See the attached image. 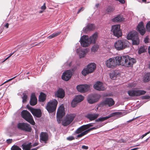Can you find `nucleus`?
I'll list each match as a JSON object with an SVG mask.
<instances>
[{
	"label": "nucleus",
	"instance_id": "2eb2a0df",
	"mask_svg": "<svg viewBox=\"0 0 150 150\" xmlns=\"http://www.w3.org/2000/svg\"><path fill=\"white\" fill-rule=\"evenodd\" d=\"M72 75V72L70 70H67L63 73L62 79L66 81L69 80Z\"/></svg>",
	"mask_w": 150,
	"mask_h": 150
},
{
	"label": "nucleus",
	"instance_id": "603ef678",
	"mask_svg": "<svg viewBox=\"0 0 150 150\" xmlns=\"http://www.w3.org/2000/svg\"><path fill=\"white\" fill-rule=\"evenodd\" d=\"M125 142L126 141L123 139H121L118 142L120 143H125Z\"/></svg>",
	"mask_w": 150,
	"mask_h": 150
},
{
	"label": "nucleus",
	"instance_id": "e2e57ef3",
	"mask_svg": "<svg viewBox=\"0 0 150 150\" xmlns=\"http://www.w3.org/2000/svg\"><path fill=\"white\" fill-rule=\"evenodd\" d=\"M9 24L8 23H6V25H4V27L6 28H8Z\"/></svg>",
	"mask_w": 150,
	"mask_h": 150
},
{
	"label": "nucleus",
	"instance_id": "1a4fd4ad",
	"mask_svg": "<svg viewBox=\"0 0 150 150\" xmlns=\"http://www.w3.org/2000/svg\"><path fill=\"white\" fill-rule=\"evenodd\" d=\"M96 68V65L95 63H91L88 64L86 68L83 69L81 73L84 76H86L87 74L93 72Z\"/></svg>",
	"mask_w": 150,
	"mask_h": 150
},
{
	"label": "nucleus",
	"instance_id": "3c124183",
	"mask_svg": "<svg viewBox=\"0 0 150 150\" xmlns=\"http://www.w3.org/2000/svg\"><path fill=\"white\" fill-rule=\"evenodd\" d=\"M150 98V96H145L142 97L143 99H148Z\"/></svg>",
	"mask_w": 150,
	"mask_h": 150
},
{
	"label": "nucleus",
	"instance_id": "dca6fc26",
	"mask_svg": "<svg viewBox=\"0 0 150 150\" xmlns=\"http://www.w3.org/2000/svg\"><path fill=\"white\" fill-rule=\"evenodd\" d=\"M94 88L98 91H103L105 89L103 83L100 81L96 82L93 86Z\"/></svg>",
	"mask_w": 150,
	"mask_h": 150
},
{
	"label": "nucleus",
	"instance_id": "ddd939ff",
	"mask_svg": "<svg viewBox=\"0 0 150 150\" xmlns=\"http://www.w3.org/2000/svg\"><path fill=\"white\" fill-rule=\"evenodd\" d=\"M120 28V25H114L112 27L111 31L113 32L114 35L117 38L121 36L122 35Z\"/></svg>",
	"mask_w": 150,
	"mask_h": 150
},
{
	"label": "nucleus",
	"instance_id": "864d4df0",
	"mask_svg": "<svg viewBox=\"0 0 150 150\" xmlns=\"http://www.w3.org/2000/svg\"><path fill=\"white\" fill-rule=\"evenodd\" d=\"M84 9V8L83 7H82L80 9H79V10L77 12V14H78L81 11H83Z\"/></svg>",
	"mask_w": 150,
	"mask_h": 150
},
{
	"label": "nucleus",
	"instance_id": "a878e982",
	"mask_svg": "<svg viewBox=\"0 0 150 150\" xmlns=\"http://www.w3.org/2000/svg\"><path fill=\"white\" fill-rule=\"evenodd\" d=\"M34 117L40 118L42 116V112L40 109H35L32 113Z\"/></svg>",
	"mask_w": 150,
	"mask_h": 150
},
{
	"label": "nucleus",
	"instance_id": "4d7b16f0",
	"mask_svg": "<svg viewBox=\"0 0 150 150\" xmlns=\"http://www.w3.org/2000/svg\"><path fill=\"white\" fill-rule=\"evenodd\" d=\"M81 148H82V149H87L88 148V146H86L85 145H83L82 146Z\"/></svg>",
	"mask_w": 150,
	"mask_h": 150
},
{
	"label": "nucleus",
	"instance_id": "37998d69",
	"mask_svg": "<svg viewBox=\"0 0 150 150\" xmlns=\"http://www.w3.org/2000/svg\"><path fill=\"white\" fill-rule=\"evenodd\" d=\"M146 28L148 32H150V21L148 22L146 25Z\"/></svg>",
	"mask_w": 150,
	"mask_h": 150
},
{
	"label": "nucleus",
	"instance_id": "9b49d317",
	"mask_svg": "<svg viewBox=\"0 0 150 150\" xmlns=\"http://www.w3.org/2000/svg\"><path fill=\"white\" fill-rule=\"evenodd\" d=\"M146 91H144L135 88L129 90L127 93L129 96L132 97L138 96L145 94Z\"/></svg>",
	"mask_w": 150,
	"mask_h": 150
},
{
	"label": "nucleus",
	"instance_id": "13d9d810",
	"mask_svg": "<svg viewBox=\"0 0 150 150\" xmlns=\"http://www.w3.org/2000/svg\"><path fill=\"white\" fill-rule=\"evenodd\" d=\"M14 52H13L11 54H10V55L7 58H6L5 59L4 61V62L6 60H7L10 57H11L14 53Z\"/></svg>",
	"mask_w": 150,
	"mask_h": 150
},
{
	"label": "nucleus",
	"instance_id": "338daca9",
	"mask_svg": "<svg viewBox=\"0 0 150 150\" xmlns=\"http://www.w3.org/2000/svg\"><path fill=\"white\" fill-rule=\"evenodd\" d=\"M146 136V135L145 134H143L142 135L141 137H140V138L141 139H142L144 137Z\"/></svg>",
	"mask_w": 150,
	"mask_h": 150
},
{
	"label": "nucleus",
	"instance_id": "bb28decb",
	"mask_svg": "<svg viewBox=\"0 0 150 150\" xmlns=\"http://www.w3.org/2000/svg\"><path fill=\"white\" fill-rule=\"evenodd\" d=\"M31 143L28 144L24 143L21 145L23 150H30L32 147Z\"/></svg>",
	"mask_w": 150,
	"mask_h": 150
},
{
	"label": "nucleus",
	"instance_id": "423d86ee",
	"mask_svg": "<svg viewBox=\"0 0 150 150\" xmlns=\"http://www.w3.org/2000/svg\"><path fill=\"white\" fill-rule=\"evenodd\" d=\"M22 117L26 121L33 125H34L35 123L34 121L32 115L27 110H23L21 112Z\"/></svg>",
	"mask_w": 150,
	"mask_h": 150
},
{
	"label": "nucleus",
	"instance_id": "7ed1b4c3",
	"mask_svg": "<svg viewBox=\"0 0 150 150\" xmlns=\"http://www.w3.org/2000/svg\"><path fill=\"white\" fill-rule=\"evenodd\" d=\"M119 56L109 58L105 61V64L108 68H113L117 65H120Z\"/></svg>",
	"mask_w": 150,
	"mask_h": 150
},
{
	"label": "nucleus",
	"instance_id": "de8ad7c7",
	"mask_svg": "<svg viewBox=\"0 0 150 150\" xmlns=\"http://www.w3.org/2000/svg\"><path fill=\"white\" fill-rule=\"evenodd\" d=\"M83 126L85 130L87 129H88L90 127L88 124L86 125H83Z\"/></svg>",
	"mask_w": 150,
	"mask_h": 150
},
{
	"label": "nucleus",
	"instance_id": "a211bd4d",
	"mask_svg": "<svg viewBox=\"0 0 150 150\" xmlns=\"http://www.w3.org/2000/svg\"><path fill=\"white\" fill-rule=\"evenodd\" d=\"M137 29L142 35H143L145 33L146 31L143 22L141 21L139 23L137 27Z\"/></svg>",
	"mask_w": 150,
	"mask_h": 150
},
{
	"label": "nucleus",
	"instance_id": "4c0bfd02",
	"mask_svg": "<svg viewBox=\"0 0 150 150\" xmlns=\"http://www.w3.org/2000/svg\"><path fill=\"white\" fill-rule=\"evenodd\" d=\"M99 48V46L98 45H94L91 48L92 52H95L97 51Z\"/></svg>",
	"mask_w": 150,
	"mask_h": 150
},
{
	"label": "nucleus",
	"instance_id": "20e7f679",
	"mask_svg": "<svg viewBox=\"0 0 150 150\" xmlns=\"http://www.w3.org/2000/svg\"><path fill=\"white\" fill-rule=\"evenodd\" d=\"M128 40H131L133 45H138L139 43V39L138 34L135 31H132L129 33L127 36Z\"/></svg>",
	"mask_w": 150,
	"mask_h": 150
},
{
	"label": "nucleus",
	"instance_id": "c85d7f7f",
	"mask_svg": "<svg viewBox=\"0 0 150 150\" xmlns=\"http://www.w3.org/2000/svg\"><path fill=\"white\" fill-rule=\"evenodd\" d=\"M46 96L45 94L44 93L41 92L39 96V101L41 102H44L46 100Z\"/></svg>",
	"mask_w": 150,
	"mask_h": 150
},
{
	"label": "nucleus",
	"instance_id": "393cba45",
	"mask_svg": "<svg viewBox=\"0 0 150 150\" xmlns=\"http://www.w3.org/2000/svg\"><path fill=\"white\" fill-rule=\"evenodd\" d=\"M95 28V26L94 24H88L86 27L83 28V31L86 33L89 31L94 30Z\"/></svg>",
	"mask_w": 150,
	"mask_h": 150
},
{
	"label": "nucleus",
	"instance_id": "7c9ffc66",
	"mask_svg": "<svg viewBox=\"0 0 150 150\" xmlns=\"http://www.w3.org/2000/svg\"><path fill=\"white\" fill-rule=\"evenodd\" d=\"M84 99V97L81 95H78L76 96L74 99L78 103L82 101Z\"/></svg>",
	"mask_w": 150,
	"mask_h": 150
},
{
	"label": "nucleus",
	"instance_id": "4468645a",
	"mask_svg": "<svg viewBox=\"0 0 150 150\" xmlns=\"http://www.w3.org/2000/svg\"><path fill=\"white\" fill-rule=\"evenodd\" d=\"M99 96L96 94L91 95L87 97V100L90 104H93L97 102L99 100Z\"/></svg>",
	"mask_w": 150,
	"mask_h": 150
},
{
	"label": "nucleus",
	"instance_id": "f8f14e48",
	"mask_svg": "<svg viewBox=\"0 0 150 150\" xmlns=\"http://www.w3.org/2000/svg\"><path fill=\"white\" fill-rule=\"evenodd\" d=\"M17 127L19 129L27 132H30L32 129L29 124L25 123H19Z\"/></svg>",
	"mask_w": 150,
	"mask_h": 150
},
{
	"label": "nucleus",
	"instance_id": "f03ea898",
	"mask_svg": "<svg viewBox=\"0 0 150 150\" xmlns=\"http://www.w3.org/2000/svg\"><path fill=\"white\" fill-rule=\"evenodd\" d=\"M119 57L120 65L125 66L127 67L132 66L133 64L136 62L135 59L132 58L128 55Z\"/></svg>",
	"mask_w": 150,
	"mask_h": 150
},
{
	"label": "nucleus",
	"instance_id": "5fc2aeb1",
	"mask_svg": "<svg viewBox=\"0 0 150 150\" xmlns=\"http://www.w3.org/2000/svg\"><path fill=\"white\" fill-rule=\"evenodd\" d=\"M6 141L7 143L10 144L12 143V139H7Z\"/></svg>",
	"mask_w": 150,
	"mask_h": 150
},
{
	"label": "nucleus",
	"instance_id": "c756f323",
	"mask_svg": "<svg viewBox=\"0 0 150 150\" xmlns=\"http://www.w3.org/2000/svg\"><path fill=\"white\" fill-rule=\"evenodd\" d=\"M62 32L60 31H59L57 32L54 33L48 36L47 37V38L49 39H51L58 36Z\"/></svg>",
	"mask_w": 150,
	"mask_h": 150
},
{
	"label": "nucleus",
	"instance_id": "58836bf2",
	"mask_svg": "<svg viewBox=\"0 0 150 150\" xmlns=\"http://www.w3.org/2000/svg\"><path fill=\"white\" fill-rule=\"evenodd\" d=\"M146 52V50L144 48V47H141L138 51V53L140 54L144 52Z\"/></svg>",
	"mask_w": 150,
	"mask_h": 150
},
{
	"label": "nucleus",
	"instance_id": "8fccbe9b",
	"mask_svg": "<svg viewBox=\"0 0 150 150\" xmlns=\"http://www.w3.org/2000/svg\"><path fill=\"white\" fill-rule=\"evenodd\" d=\"M74 137L73 136H70L67 138V139L69 141L74 139Z\"/></svg>",
	"mask_w": 150,
	"mask_h": 150
},
{
	"label": "nucleus",
	"instance_id": "2f4dec72",
	"mask_svg": "<svg viewBox=\"0 0 150 150\" xmlns=\"http://www.w3.org/2000/svg\"><path fill=\"white\" fill-rule=\"evenodd\" d=\"M92 130H93L92 128L88 129L83 132H82L80 134H79L78 135H77V137H81L82 136H84V135L87 134L90 131H91Z\"/></svg>",
	"mask_w": 150,
	"mask_h": 150
},
{
	"label": "nucleus",
	"instance_id": "6ab92c4d",
	"mask_svg": "<svg viewBox=\"0 0 150 150\" xmlns=\"http://www.w3.org/2000/svg\"><path fill=\"white\" fill-rule=\"evenodd\" d=\"M37 103V99L35 94L33 93L31 94L30 100V104L32 106H34Z\"/></svg>",
	"mask_w": 150,
	"mask_h": 150
},
{
	"label": "nucleus",
	"instance_id": "72a5a7b5",
	"mask_svg": "<svg viewBox=\"0 0 150 150\" xmlns=\"http://www.w3.org/2000/svg\"><path fill=\"white\" fill-rule=\"evenodd\" d=\"M150 80V73H149L146 74L144 78V81L146 82L149 81Z\"/></svg>",
	"mask_w": 150,
	"mask_h": 150
},
{
	"label": "nucleus",
	"instance_id": "79ce46f5",
	"mask_svg": "<svg viewBox=\"0 0 150 150\" xmlns=\"http://www.w3.org/2000/svg\"><path fill=\"white\" fill-rule=\"evenodd\" d=\"M114 10V8L112 7L111 6H108V8L107 9V12H110L113 11Z\"/></svg>",
	"mask_w": 150,
	"mask_h": 150
},
{
	"label": "nucleus",
	"instance_id": "39448f33",
	"mask_svg": "<svg viewBox=\"0 0 150 150\" xmlns=\"http://www.w3.org/2000/svg\"><path fill=\"white\" fill-rule=\"evenodd\" d=\"M129 44L127 40H118L114 43V46L117 50L120 51L127 48Z\"/></svg>",
	"mask_w": 150,
	"mask_h": 150
},
{
	"label": "nucleus",
	"instance_id": "5701e85b",
	"mask_svg": "<svg viewBox=\"0 0 150 150\" xmlns=\"http://www.w3.org/2000/svg\"><path fill=\"white\" fill-rule=\"evenodd\" d=\"M125 18H123L122 15H119L117 16L111 20L112 21L114 22L119 23L120 22L124 21Z\"/></svg>",
	"mask_w": 150,
	"mask_h": 150
},
{
	"label": "nucleus",
	"instance_id": "0e129e2a",
	"mask_svg": "<svg viewBox=\"0 0 150 150\" xmlns=\"http://www.w3.org/2000/svg\"><path fill=\"white\" fill-rule=\"evenodd\" d=\"M43 41L42 42H40V43H38V44H36L34 46H38L39 45V44H41V43H42L43 42Z\"/></svg>",
	"mask_w": 150,
	"mask_h": 150
},
{
	"label": "nucleus",
	"instance_id": "c9c22d12",
	"mask_svg": "<svg viewBox=\"0 0 150 150\" xmlns=\"http://www.w3.org/2000/svg\"><path fill=\"white\" fill-rule=\"evenodd\" d=\"M85 130L83 126H82L79 128L75 131V133L76 134H79L83 132V131Z\"/></svg>",
	"mask_w": 150,
	"mask_h": 150
},
{
	"label": "nucleus",
	"instance_id": "c03bdc74",
	"mask_svg": "<svg viewBox=\"0 0 150 150\" xmlns=\"http://www.w3.org/2000/svg\"><path fill=\"white\" fill-rule=\"evenodd\" d=\"M27 109L30 111L31 113L32 112V111H33L35 109V108H33L28 105H27Z\"/></svg>",
	"mask_w": 150,
	"mask_h": 150
},
{
	"label": "nucleus",
	"instance_id": "f3484780",
	"mask_svg": "<svg viewBox=\"0 0 150 150\" xmlns=\"http://www.w3.org/2000/svg\"><path fill=\"white\" fill-rule=\"evenodd\" d=\"M90 86L87 84H82L77 86L76 88L78 91L84 93L87 91Z\"/></svg>",
	"mask_w": 150,
	"mask_h": 150
},
{
	"label": "nucleus",
	"instance_id": "6e6552de",
	"mask_svg": "<svg viewBox=\"0 0 150 150\" xmlns=\"http://www.w3.org/2000/svg\"><path fill=\"white\" fill-rule=\"evenodd\" d=\"M76 116L74 114H67L62 122V125L64 126H67L69 125L74 120Z\"/></svg>",
	"mask_w": 150,
	"mask_h": 150
},
{
	"label": "nucleus",
	"instance_id": "b1692460",
	"mask_svg": "<svg viewBox=\"0 0 150 150\" xmlns=\"http://www.w3.org/2000/svg\"><path fill=\"white\" fill-rule=\"evenodd\" d=\"M59 98H63L65 96V92L64 90L59 88L55 94Z\"/></svg>",
	"mask_w": 150,
	"mask_h": 150
},
{
	"label": "nucleus",
	"instance_id": "e433bc0d",
	"mask_svg": "<svg viewBox=\"0 0 150 150\" xmlns=\"http://www.w3.org/2000/svg\"><path fill=\"white\" fill-rule=\"evenodd\" d=\"M11 150H22L18 146L14 145L11 148Z\"/></svg>",
	"mask_w": 150,
	"mask_h": 150
},
{
	"label": "nucleus",
	"instance_id": "a18cd8bd",
	"mask_svg": "<svg viewBox=\"0 0 150 150\" xmlns=\"http://www.w3.org/2000/svg\"><path fill=\"white\" fill-rule=\"evenodd\" d=\"M17 76H16L14 77H13V78H12L11 79H10L6 81H5V82H4L3 84H2L1 86V85H3V84L6 83L10 81H12V80H13V79H14L16 77H17Z\"/></svg>",
	"mask_w": 150,
	"mask_h": 150
},
{
	"label": "nucleus",
	"instance_id": "f704fd0d",
	"mask_svg": "<svg viewBox=\"0 0 150 150\" xmlns=\"http://www.w3.org/2000/svg\"><path fill=\"white\" fill-rule=\"evenodd\" d=\"M117 73L115 71H112L110 74V77L111 79L113 80H115L117 75Z\"/></svg>",
	"mask_w": 150,
	"mask_h": 150
},
{
	"label": "nucleus",
	"instance_id": "0eeeda50",
	"mask_svg": "<svg viewBox=\"0 0 150 150\" xmlns=\"http://www.w3.org/2000/svg\"><path fill=\"white\" fill-rule=\"evenodd\" d=\"M57 103L58 102L55 99L50 100L47 103L46 109L49 113H52L56 110Z\"/></svg>",
	"mask_w": 150,
	"mask_h": 150
},
{
	"label": "nucleus",
	"instance_id": "412c9836",
	"mask_svg": "<svg viewBox=\"0 0 150 150\" xmlns=\"http://www.w3.org/2000/svg\"><path fill=\"white\" fill-rule=\"evenodd\" d=\"M40 140L43 142H46L48 139V135L45 132H41L40 135Z\"/></svg>",
	"mask_w": 150,
	"mask_h": 150
},
{
	"label": "nucleus",
	"instance_id": "052dcab7",
	"mask_svg": "<svg viewBox=\"0 0 150 150\" xmlns=\"http://www.w3.org/2000/svg\"><path fill=\"white\" fill-rule=\"evenodd\" d=\"M135 85H134V84H133V83H130V84H129V87H134L135 86Z\"/></svg>",
	"mask_w": 150,
	"mask_h": 150
},
{
	"label": "nucleus",
	"instance_id": "09e8293b",
	"mask_svg": "<svg viewBox=\"0 0 150 150\" xmlns=\"http://www.w3.org/2000/svg\"><path fill=\"white\" fill-rule=\"evenodd\" d=\"M46 4L45 3H44L43 5L41 7V9L43 10H44L46 9Z\"/></svg>",
	"mask_w": 150,
	"mask_h": 150
},
{
	"label": "nucleus",
	"instance_id": "473e14b6",
	"mask_svg": "<svg viewBox=\"0 0 150 150\" xmlns=\"http://www.w3.org/2000/svg\"><path fill=\"white\" fill-rule=\"evenodd\" d=\"M77 52L79 54L80 58L84 57L86 54L85 51L81 50L78 49Z\"/></svg>",
	"mask_w": 150,
	"mask_h": 150
},
{
	"label": "nucleus",
	"instance_id": "680f3d73",
	"mask_svg": "<svg viewBox=\"0 0 150 150\" xmlns=\"http://www.w3.org/2000/svg\"><path fill=\"white\" fill-rule=\"evenodd\" d=\"M137 117H136V118H133V119H132V120H130L128 121H127V122H130L132 121L135 120V119H136V118H137Z\"/></svg>",
	"mask_w": 150,
	"mask_h": 150
},
{
	"label": "nucleus",
	"instance_id": "cd10ccee",
	"mask_svg": "<svg viewBox=\"0 0 150 150\" xmlns=\"http://www.w3.org/2000/svg\"><path fill=\"white\" fill-rule=\"evenodd\" d=\"M114 113H112V114H110L108 116L99 118L98 119H96V122H103L110 118V117L113 116H114Z\"/></svg>",
	"mask_w": 150,
	"mask_h": 150
},
{
	"label": "nucleus",
	"instance_id": "6e6d98bb",
	"mask_svg": "<svg viewBox=\"0 0 150 150\" xmlns=\"http://www.w3.org/2000/svg\"><path fill=\"white\" fill-rule=\"evenodd\" d=\"M103 125H103V124H100L98 125L95 127H96V129H97L102 127Z\"/></svg>",
	"mask_w": 150,
	"mask_h": 150
},
{
	"label": "nucleus",
	"instance_id": "9d476101",
	"mask_svg": "<svg viewBox=\"0 0 150 150\" xmlns=\"http://www.w3.org/2000/svg\"><path fill=\"white\" fill-rule=\"evenodd\" d=\"M65 108L63 105L59 107L57 113V121L59 124L61 123L63 117L65 115Z\"/></svg>",
	"mask_w": 150,
	"mask_h": 150
},
{
	"label": "nucleus",
	"instance_id": "bf43d9fd",
	"mask_svg": "<svg viewBox=\"0 0 150 150\" xmlns=\"http://www.w3.org/2000/svg\"><path fill=\"white\" fill-rule=\"evenodd\" d=\"M149 39L148 38H146L144 40V42L145 43H147L148 42Z\"/></svg>",
	"mask_w": 150,
	"mask_h": 150
},
{
	"label": "nucleus",
	"instance_id": "f257e3e1",
	"mask_svg": "<svg viewBox=\"0 0 150 150\" xmlns=\"http://www.w3.org/2000/svg\"><path fill=\"white\" fill-rule=\"evenodd\" d=\"M98 38V33H95L90 38L87 35H83L80 39L81 46L84 47L88 46L91 43H95Z\"/></svg>",
	"mask_w": 150,
	"mask_h": 150
},
{
	"label": "nucleus",
	"instance_id": "4be33fe9",
	"mask_svg": "<svg viewBox=\"0 0 150 150\" xmlns=\"http://www.w3.org/2000/svg\"><path fill=\"white\" fill-rule=\"evenodd\" d=\"M99 116V114L97 113L88 114L85 116L87 119H89L90 121L96 120Z\"/></svg>",
	"mask_w": 150,
	"mask_h": 150
},
{
	"label": "nucleus",
	"instance_id": "69168bd1",
	"mask_svg": "<svg viewBox=\"0 0 150 150\" xmlns=\"http://www.w3.org/2000/svg\"><path fill=\"white\" fill-rule=\"evenodd\" d=\"M94 124V123H90L88 124L89 125L90 127L93 126Z\"/></svg>",
	"mask_w": 150,
	"mask_h": 150
},
{
	"label": "nucleus",
	"instance_id": "a19ab883",
	"mask_svg": "<svg viewBox=\"0 0 150 150\" xmlns=\"http://www.w3.org/2000/svg\"><path fill=\"white\" fill-rule=\"evenodd\" d=\"M23 96L22 97L23 99V102L25 103L27 101V96L26 94L25 93H23Z\"/></svg>",
	"mask_w": 150,
	"mask_h": 150
},
{
	"label": "nucleus",
	"instance_id": "774afa93",
	"mask_svg": "<svg viewBox=\"0 0 150 150\" xmlns=\"http://www.w3.org/2000/svg\"><path fill=\"white\" fill-rule=\"evenodd\" d=\"M148 67L150 69V62H149Z\"/></svg>",
	"mask_w": 150,
	"mask_h": 150
},
{
	"label": "nucleus",
	"instance_id": "ea45409f",
	"mask_svg": "<svg viewBox=\"0 0 150 150\" xmlns=\"http://www.w3.org/2000/svg\"><path fill=\"white\" fill-rule=\"evenodd\" d=\"M78 103L74 98L71 103V106L72 107L74 108L77 105Z\"/></svg>",
	"mask_w": 150,
	"mask_h": 150
},
{
	"label": "nucleus",
	"instance_id": "aec40b11",
	"mask_svg": "<svg viewBox=\"0 0 150 150\" xmlns=\"http://www.w3.org/2000/svg\"><path fill=\"white\" fill-rule=\"evenodd\" d=\"M103 105H107L109 106H111L115 104V102L112 98H107L102 103Z\"/></svg>",
	"mask_w": 150,
	"mask_h": 150
},
{
	"label": "nucleus",
	"instance_id": "49530a36",
	"mask_svg": "<svg viewBox=\"0 0 150 150\" xmlns=\"http://www.w3.org/2000/svg\"><path fill=\"white\" fill-rule=\"evenodd\" d=\"M83 126L85 130L87 129H88L90 127L88 124L86 125H83Z\"/></svg>",
	"mask_w": 150,
	"mask_h": 150
}]
</instances>
